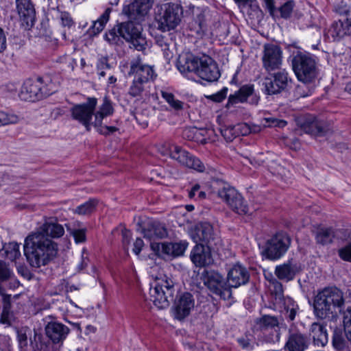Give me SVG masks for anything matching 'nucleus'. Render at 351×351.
I'll list each match as a JSON object with an SVG mask.
<instances>
[{"mask_svg": "<svg viewBox=\"0 0 351 351\" xmlns=\"http://www.w3.org/2000/svg\"><path fill=\"white\" fill-rule=\"evenodd\" d=\"M23 248L27 262L35 269L47 265L58 252L57 243L40 232L29 235L25 240Z\"/></svg>", "mask_w": 351, "mask_h": 351, "instance_id": "f257e3e1", "label": "nucleus"}, {"mask_svg": "<svg viewBox=\"0 0 351 351\" xmlns=\"http://www.w3.org/2000/svg\"><path fill=\"white\" fill-rule=\"evenodd\" d=\"M345 305L343 291L336 287H326L318 291L313 300L316 317L325 319L337 316Z\"/></svg>", "mask_w": 351, "mask_h": 351, "instance_id": "f03ea898", "label": "nucleus"}, {"mask_svg": "<svg viewBox=\"0 0 351 351\" xmlns=\"http://www.w3.org/2000/svg\"><path fill=\"white\" fill-rule=\"evenodd\" d=\"M292 68L298 80L304 83L314 81L319 73L316 58L306 51H298L293 56Z\"/></svg>", "mask_w": 351, "mask_h": 351, "instance_id": "7ed1b4c3", "label": "nucleus"}, {"mask_svg": "<svg viewBox=\"0 0 351 351\" xmlns=\"http://www.w3.org/2000/svg\"><path fill=\"white\" fill-rule=\"evenodd\" d=\"M175 292L173 280L166 275L157 276L150 285V299L160 309L169 306L170 302L173 300Z\"/></svg>", "mask_w": 351, "mask_h": 351, "instance_id": "20e7f679", "label": "nucleus"}, {"mask_svg": "<svg viewBox=\"0 0 351 351\" xmlns=\"http://www.w3.org/2000/svg\"><path fill=\"white\" fill-rule=\"evenodd\" d=\"M182 7L178 2H170L161 5L156 14L157 28L162 32L175 29L181 21Z\"/></svg>", "mask_w": 351, "mask_h": 351, "instance_id": "39448f33", "label": "nucleus"}, {"mask_svg": "<svg viewBox=\"0 0 351 351\" xmlns=\"http://www.w3.org/2000/svg\"><path fill=\"white\" fill-rule=\"evenodd\" d=\"M201 278L209 292L224 300L232 298V289L227 280L219 272L205 269Z\"/></svg>", "mask_w": 351, "mask_h": 351, "instance_id": "423d86ee", "label": "nucleus"}, {"mask_svg": "<svg viewBox=\"0 0 351 351\" xmlns=\"http://www.w3.org/2000/svg\"><path fill=\"white\" fill-rule=\"evenodd\" d=\"M47 82L49 80H45L41 77L26 80L21 87L19 97L22 100L33 102L50 95L53 92L49 88Z\"/></svg>", "mask_w": 351, "mask_h": 351, "instance_id": "0eeeda50", "label": "nucleus"}, {"mask_svg": "<svg viewBox=\"0 0 351 351\" xmlns=\"http://www.w3.org/2000/svg\"><path fill=\"white\" fill-rule=\"evenodd\" d=\"M269 281L271 285V293L274 295V303L280 306H283L282 313L286 319L289 322L293 321L299 309L298 305L292 298L284 296L283 287L278 279L271 276Z\"/></svg>", "mask_w": 351, "mask_h": 351, "instance_id": "6e6552de", "label": "nucleus"}, {"mask_svg": "<svg viewBox=\"0 0 351 351\" xmlns=\"http://www.w3.org/2000/svg\"><path fill=\"white\" fill-rule=\"evenodd\" d=\"M132 21L118 24L119 34L126 41L131 43L136 50L143 51L145 49L147 42L142 34V26Z\"/></svg>", "mask_w": 351, "mask_h": 351, "instance_id": "1a4fd4ad", "label": "nucleus"}, {"mask_svg": "<svg viewBox=\"0 0 351 351\" xmlns=\"http://www.w3.org/2000/svg\"><path fill=\"white\" fill-rule=\"evenodd\" d=\"M291 245V238L287 233L278 232L269 239L265 245V254L270 260H278L287 252Z\"/></svg>", "mask_w": 351, "mask_h": 351, "instance_id": "9d476101", "label": "nucleus"}, {"mask_svg": "<svg viewBox=\"0 0 351 351\" xmlns=\"http://www.w3.org/2000/svg\"><path fill=\"white\" fill-rule=\"evenodd\" d=\"M217 195L236 213H248L249 208L246 201L234 188L230 186H223L218 191Z\"/></svg>", "mask_w": 351, "mask_h": 351, "instance_id": "9b49d317", "label": "nucleus"}, {"mask_svg": "<svg viewBox=\"0 0 351 351\" xmlns=\"http://www.w3.org/2000/svg\"><path fill=\"white\" fill-rule=\"evenodd\" d=\"M97 104V99L96 98L88 97L86 102L76 104L71 109L73 119L81 123L87 131H89L91 125H93V122L91 120Z\"/></svg>", "mask_w": 351, "mask_h": 351, "instance_id": "f8f14e48", "label": "nucleus"}, {"mask_svg": "<svg viewBox=\"0 0 351 351\" xmlns=\"http://www.w3.org/2000/svg\"><path fill=\"white\" fill-rule=\"evenodd\" d=\"M291 78L289 73L285 70H280L265 77L263 82L265 93L267 95L279 94L285 91L291 86Z\"/></svg>", "mask_w": 351, "mask_h": 351, "instance_id": "ddd939ff", "label": "nucleus"}, {"mask_svg": "<svg viewBox=\"0 0 351 351\" xmlns=\"http://www.w3.org/2000/svg\"><path fill=\"white\" fill-rule=\"evenodd\" d=\"M193 239L195 243H204L206 246L213 250H218V247L221 244V239L218 232L215 230L213 226L207 222L202 223L196 228Z\"/></svg>", "mask_w": 351, "mask_h": 351, "instance_id": "4468645a", "label": "nucleus"}, {"mask_svg": "<svg viewBox=\"0 0 351 351\" xmlns=\"http://www.w3.org/2000/svg\"><path fill=\"white\" fill-rule=\"evenodd\" d=\"M256 324L263 333V341L271 343L280 341V321L277 317L265 315L260 317Z\"/></svg>", "mask_w": 351, "mask_h": 351, "instance_id": "2eb2a0df", "label": "nucleus"}, {"mask_svg": "<svg viewBox=\"0 0 351 351\" xmlns=\"http://www.w3.org/2000/svg\"><path fill=\"white\" fill-rule=\"evenodd\" d=\"M263 67L267 72L280 69L282 64V51L274 44H265L263 46L262 56Z\"/></svg>", "mask_w": 351, "mask_h": 351, "instance_id": "dca6fc26", "label": "nucleus"}, {"mask_svg": "<svg viewBox=\"0 0 351 351\" xmlns=\"http://www.w3.org/2000/svg\"><path fill=\"white\" fill-rule=\"evenodd\" d=\"M260 97L255 93L253 84H245L239 88L233 94L230 95L226 107L230 108L238 104L248 102L252 105H257Z\"/></svg>", "mask_w": 351, "mask_h": 351, "instance_id": "f3484780", "label": "nucleus"}, {"mask_svg": "<svg viewBox=\"0 0 351 351\" xmlns=\"http://www.w3.org/2000/svg\"><path fill=\"white\" fill-rule=\"evenodd\" d=\"M197 69V76L209 82L217 81L220 77L217 62L208 56L203 55L199 57Z\"/></svg>", "mask_w": 351, "mask_h": 351, "instance_id": "a211bd4d", "label": "nucleus"}, {"mask_svg": "<svg viewBox=\"0 0 351 351\" xmlns=\"http://www.w3.org/2000/svg\"><path fill=\"white\" fill-rule=\"evenodd\" d=\"M170 156L183 166L193 169L199 172H203L205 170L204 164L199 158L182 149L180 146L173 145L171 147Z\"/></svg>", "mask_w": 351, "mask_h": 351, "instance_id": "6ab92c4d", "label": "nucleus"}, {"mask_svg": "<svg viewBox=\"0 0 351 351\" xmlns=\"http://www.w3.org/2000/svg\"><path fill=\"white\" fill-rule=\"evenodd\" d=\"M16 11L21 25L25 29H30L36 20V10L31 0H16Z\"/></svg>", "mask_w": 351, "mask_h": 351, "instance_id": "aec40b11", "label": "nucleus"}, {"mask_svg": "<svg viewBox=\"0 0 351 351\" xmlns=\"http://www.w3.org/2000/svg\"><path fill=\"white\" fill-rule=\"evenodd\" d=\"M153 4L154 0H133L123 7L122 12L130 20L140 21L147 14Z\"/></svg>", "mask_w": 351, "mask_h": 351, "instance_id": "412c9836", "label": "nucleus"}, {"mask_svg": "<svg viewBox=\"0 0 351 351\" xmlns=\"http://www.w3.org/2000/svg\"><path fill=\"white\" fill-rule=\"evenodd\" d=\"M128 74L134 75V79L145 84L153 81L156 76L153 68L143 64L139 57L131 61Z\"/></svg>", "mask_w": 351, "mask_h": 351, "instance_id": "4be33fe9", "label": "nucleus"}, {"mask_svg": "<svg viewBox=\"0 0 351 351\" xmlns=\"http://www.w3.org/2000/svg\"><path fill=\"white\" fill-rule=\"evenodd\" d=\"M195 306L193 296L190 293H184L174 303L173 313L177 319L182 320L189 315Z\"/></svg>", "mask_w": 351, "mask_h": 351, "instance_id": "5701e85b", "label": "nucleus"}, {"mask_svg": "<svg viewBox=\"0 0 351 351\" xmlns=\"http://www.w3.org/2000/svg\"><path fill=\"white\" fill-rule=\"evenodd\" d=\"M308 347L306 335L295 327L291 326L289 329L287 341L284 349L286 351H304Z\"/></svg>", "mask_w": 351, "mask_h": 351, "instance_id": "b1692460", "label": "nucleus"}, {"mask_svg": "<svg viewBox=\"0 0 351 351\" xmlns=\"http://www.w3.org/2000/svg\"><path fill=\"white\" fill-rule=\"evenodd\" d=\"M226 278L231 289L237 288L248 282L250 274L245 267L237 263L230 269Z\"/></svg>", "mask_w": 351, "mask_h": 351, "instance_id": "393cba45", "label": "nucleus"}, {"mask_svg": "<svg viewBox=\"0 0 351 351\" xmlns=\"http://www.w3.org/2000/svg\"><path fill=\"white\" fill-rule=\"evenodd\" d=\"M210 247L202 243L196 244L190 254V258L196 267H205L213 261Z\"/></svg>", "mask_w": 351, "mask_h": 351, "instance_id": "a878e982", "label": "nucleus"}, {"mask_svg": "<svg viewBox=\"0 0 351 351\" xmlns=\"http://www.w3.org/2000/svg\"><path fill=\"white\" fill-rule=\"evenodd\" d=\"M301 271L300 265L293 258L277 265L274 274L278 280L289 282L292 280L295 275Z\"/></svg>", "mask_w": 351, "mask_h": 351, "instance_id": "bb28decb", "label": "nucleus"}, {"mask_svg": "<svg viewBox=\"0 0 351 351\" xmlns=\"http://www.w3.org/2000/svg\"><path fill=\"white\" fill-rule=\"evenodd\" d=\"M199 57L191 53H182L178 58L176 66L184 75L194 73L197 75Z\"/></svg>", "mask_w": 351, "mask_h": 351, "instance_id": "cd10ccee", "label": "nucleus"}, {"mask_svg": "<svg viewBox=\"0 0 351 351\" xmlns=\"http://www.w3.org/2000/svg\"><path fill=\"white\" fill-rule=\"evenodd\" d=\"M186 241L170 242L152 244V247L157 250L159 254L168 256L177 257L182 256L187 248Z\"/></svg>", "mask_w": 351, "mask_h": 351, "instance_id": "c85d7f7f", "label": "nucleus"}, {"mask_svg": "<svg viewBox=\"0 0 351 351\" xmlns=\"http://www.w3.org/2000/svg\"><path fill=\"white\" fill-rule=\"evenodd\" d=\"M45 330L47 337L53 343H62L70 332L66 326L56 321L48 322Z\"/></svg>", "mask_w": 351, "mask_h": 351, "instance_id": "c756f323", "label": "nucleus"}, {"mask_svg": "<svg viewBox=\"0 0 351 351\" xmlns=\"http://www.w3.org/2000/svg\"><path fill=\"white\" fill-rule=\"evenodd\" d=\"M313 234L317 244L326 245L333 242L336 237V230L332 227L319 226L313 230Z\"/></svg>", "mask_w": 351, "mask_h": 351, "instance_id": "7c9ffc66", "label": "nucleus"}, {"mask_svg": "<svg viewBox=\"0 0 351 351\" xmlns=\"http://www.w3.org/2000/svg\"><path fill=\"white\" fill-rule=\"evenodd\" d=\"M305 133L314 136H324L326 131L325 123L313 117L306 118L301 124Z\"/></svg>", "mask_w": 351, "mask_h": 351, "instance_id": "2f4dec72", "label": "nucleus"}, {"mask_svg": "<svg viewBox=\"0 0 351 351\" xmlns=\"http://www.w3.org/2000/svg\"><path fill=\"white\" fill-rule=\"evenodd\" d=\"M328 34L333 38H341L351 34V18H343L334 21L328 29Z\"/></svg>", "mask_w": 351, "mask_h": 351, "instance_id": "473e14b6", "label": "nucleus"}, {"mask_svg": "<svg viewBox=\"0 0 351 351\" xmlns=\"http://www.w3.org/2000/svg\"><path fill=\"white\" fill-rule=\"evenodd\" d=\"M310 332L315 345L324 347L328 343V333L324 325L317 322L313 323Z\"/></svg>", "mask_w": 351, "mask_h": 351, "instance_id": "72a5a7b5", "label": "nucleus"}, {"mask_svg": "<svg viewBox=\"0 0 351 351\" xmlns=\"http://www.w3.org/2000/svg\"><path fill=\"white\" fill-rule=\"evenodd\" d=\"M38 232L43 234L47 237L60 238L64 235V229L62 225L51 219L43 224L40 227V230Z\"/></svg>", "mask_w": 351, "mask_h": 351, "instance_id": "f704fd0d", "label": "nucleus"}, {"mask_svg": "<svg viewBox=\"0 0 351 351\" xmlns=\"http://www.w3.org/2000/svg\"><path fill=\"white\" fill-rule=\"evenodd\" d=\"M114 108L111 101L107 98L104 97L103 104L99 106V110L94 113L95 121H93L94 127H100L102 123V120L113 114Z\"/></svg>", "mask_w": 351, "mask_h": 351, "instance_id": "c9c22d12", "label": "nucleus"}, {"mask_svg": "<svg viewBox=\"0 0 351 351\" xmlns=\"http://www.w3.org/2000/svg\"><path fill=\"white\" fill-rule=\"evenodd\" d=\"M111 12L112 8H107L100 17L93 22V25L88 30V34L90 36H95L104 29L105 25L109 21Z\"/></svg>", "mask_w": 351, "mask_h": 351, "instance_id": "e433bc0d", "label": "nucleus"}, {"mask_svg": "<svg viewBox=\"0 0 351 351\" xmlns=\"http://www.w3.org/2000/svg\"><path fill=\"white\" fill-rule=\"evenodd\" d=\"M147 84L134 79L128 88V95L132 98L139 100L147 95Z\"/></svg>", "mask_w": 351, "mask_h": 351, "instance_id": "4c0bfd02", "label": "nucleus"}, {"mask_svg": "<svg viewBox=\"0 0 351 351\" xmlns=\"http://www.w3.org/2000/svg\"><path fill=\"white\" fill-rule=\"evenodd\" d=\"M206 130L197 128H185L183 131L182 136L184 138L189 141L196 142L206 143V138H204Z\"/></svg>", "mask_w": 351, "mask_h": 351, "instance_id": "58836bf2", "label": "nucleus"}, {"mask_svg": "<svg viewBox=\"0 0 351 351\" xmlns=\"http://www.w3.org/2000/svg\"><path fill=\"white\" fill-rule=\"evenodd\" d=\"M97 204L98 200L97 199H90L73 209V213L79 215H89L95 211Z\"/></svg>", "mask_w": 351, "mask_h": 351, "instance_id": "ea45409f", "label": "nucleus"}, {"mask_svg": "<svg viewBox=\"0 0 351 351\" xmlns=\"http://www.w3.org/2000/svg\"><path fill=\"white\" fill-rule=\"evenodd\" d=\"M167 236V229L162 224L158 222L153 223L150 229L145 230V237H148L149 239L154 238L162 239Z\"/></svg>", "mask_w": 351, "mask_h": 351, "instance_id": "a19ab883", "label": "nucleus"}, {"mask_svg": "<svg viewBox=\"0 0 351 351\" xmlns=\"http://www.w3.org/2000/svg\"><path fill=\"white\" fill-rule=\"evenodd\" d=\"M193 29L198 34H204L207 29L206 15L204 12L199 11L197 14L193 23Z\"/></svg>", "mask_w": 351, "mask_h": 351, "instance_id": "79ce46f5", "label": "nucleus"}, {"mask_svg": "<svg viewBox=\"0 0 351 351\" xmlns=\"http://www.w3.org/2000/svg\"><path fill=\"white\" fill-rule=\"evenodd\" d=\"M161 95L169 105L175 110H182L187 106L185 103L176 99L175 96L171 93L162 91Z\"/></svg>", "mask_w": 351, "mask_h": 351, "instance_id": "37998d69", "label": "nucleus"}, {"mask_svg": "<svg viewBox=\"0 0 351 351\" xmlns=\"http://www.w3.org/2000/svg\"><path fill=\"white\" fill-rule=\"evenodd\" d=\"M12 274V271L10 268L9 265L0 260V293H3V282L8 280Z\"/></svg>", "mask_w": 351, "mask_h": 351, "instance_id": "c03bdc74", "label": "nucleus"}, {"mask_svg": "<svg viewBox=\"0 0 351 351\" xmlns=\"http://www.w3.org/2000/svg\"><path fill=\"white\" fill-rule=\"evenodd\" d=\"M121 38V35L119 34L118 25L104 35V39L112 45H120L122 43Z\"/></svg>", "mask_w": 351, "mask_h": 351, "instance_id": "a18cd8bd", "label": "nucleus"}, {"mask_svg": "<svg viewBox=\"0 0 351 351\" xmlns=\"http://www.w3.org/2000/svg\"><path fill=\"white\" fill-rule=\"evenodd\" d=\"M5 254L8 259L14 261L21 256L19 245L16 242L9 243L5 247Z\"/></svg>", "mask_w": 351, "mask_h": 351, "instance_id": "49530a36", "label": "nucleus"}, {"mask_svg": "<svg viewBox=\"0 0 351 351\" xmlns=\"http://www.w3.org/2000/svg\"><path fill=\"white\" fill-rule=\"evenodd\" d=\"M237 341L242 349L246 351H252L254 349L255 345L258 346V343L255 342L254 339L250 335L239 337Z\"/></svg>", "mask_w": 351, "mask_h": 351, "instance_id": "de8ad7c7", "label": "nucleus"}, {"mask_svg": "<svg viewBox=\"0 0 351 351\" xmlns=\"http://www.w3.org/2000/svg\"><path fill=\"white\" fill-rule=\"evenodd\" d=\"M343 322L346 337L351 341V306L343 312Z\"/></svg>", "mask_w": 351, "mask_h": 351, "instance_id": "09e8293b", "label": "nucleus"}, {"mask_svg": "<svg viewBox=\"0 0 351 351\" xmlns=\"http://www.w3.org/2000/svg\"><path fill=\"white\" fill-rule=\"evenodd\" d=\"M295 7V2L293 1H287L283 5H282L278 10L280 13V16L285 19H289L293 12Z\"/></svg>", "mask_w": 351, "mask_h": 351, "instance_id": "8fccbe9b", "label": "nucleus"}, {"mask_svg": "<svg viewBox=\"0 0 351 351\" xmlns=\"http://www.w3.org/2000/svg\"><path fill=\"white\" fill-rule=\"evenodd\" d=\"M334 10L343 18H351V8L346 3L341 1L335 6Z\"/></svg>", "mask_w": 351, "mask_h": 351, "instance_id": "3c124183", "label": "nucleus"}, {"mask_svg": "<svg viewBox=\"0 0 351 351\" xmlns=\"http://www.w3.org/2000/svg\"><path fill=\"white\" fill-rule=\"evenodd\" d=\"M332 344L333 346L337 350L343 349L345 346V341L341 330H335L332 336Z\"/></svg>", "mask_w": 351, "mask_h": 351, "instance_id": "603ef678", "label": "nucleus"}, {"mask_svg": "<svg viewBox=\"0 0 351 351\" xmlns=\"http://www.w3.org/2000/svg\"><path fill=\"white\" fill-rule=\"evenodd\" d=\"M18 120L17 116L0 111V126L16 123L18 122Z\"/></svg>", "mask_w": 351, "mask_h": 351, "instance_id": "864d4df0", "label": "nucleus"}, {"mask_svg": "<svg viewBox=\"0 0 351 351\" xmlns=\"http://www.w3.org/2000/svg\"><path fill=\"white\" fill-rule=\"evenodd\" d=\"M189 197L191 199L195 198L201 200L206 198V193L200 191V186L198 184H195L189 192Z\"/></svg>", "mask_w": 351, "mask_h": 351, "instance_id": "5fc2aeb1", "label": "nucleus"}, {"mask_svg": "<svg viewBox=\"0 0 351 351\" xmlns=\"http://www.w3.org/2000/svg\"><path fill=\"white\" fill-rule=\"evenodd\" d=\"M338 254L343 261L351 263V242L340 248Z\"/></svg>", "mask_w": 351, "mask_h": 351, "instance_id": "6e6d98bb", "label": "nucleus"}, {"mask_svg": "<svg viewBox=\"0 0 351 351\" xmlns=\"http://www.w3.org/2000/svg\"><path fill=\"white\" fill-rule=\"evenodd\" d=\"M86 228H82V229H75L73 230L71 232V234L73 235L75 243H84L86 239Z\"/></svg>", "mask_w": 351, "mask_h": 351, "instance_id": "4d7b16f0", "label": "nucleus"}, {"mask_svg": "<svg viewBox=\"0 0 351 351\" xmlns=\"http://www.w3.org/2000/svg\"><path fill=\"white\" fill-rule=\"evenodd\" d=\"M227 93L228 88L224 87L217 93L207 96V98L215 102H221L226 97Z\"/></svg>", "mask_w": 351, "mask_h": 351, "instance_id": "13d9d810", "label": "nucleus"}, {"mask_svg": "<svg viewBox=\"0 0 351 351\" xmlns=\"http://www.w3.org/2000/svg\"><path fill=\"white\" fill-rule=\"evenodd\" d=\"M0 295L2 296L3 308L2 315L3 316L5 314L8 313L9 310L11 308V295L5 293V289L3 287V293H0Z\"/></svg>", "mask_w": 351, "mask_h": 351, "instance_id": "bf43d9fd", "label": "nucleus"}, {"mask_svg": "<svg viewBox=\"0 0 351 351\" xmlns=\"http://www.w3.org/2000/svg\"><path fill=\"white\" fill-rule=\"evenodd\" d=\"M221 133L227 141H232L237 136L235 132V127L233 126H230L222 129L221 130Z\"/></svg>", "mask_w": 351, "mask_h": 351, "instance_id": "052dcab7", "label": "nucleus"}, {"mask_svg": "<svg viewBox=\"0 0 351 351\" xmlns=\"http://www.w3.org/2000/svg\"><path fill=\"white\" fill-rule=\"evenodd\" d=\"M265 120L268 127L283 128L287 125V121L274 117L265 118Z\"/></svg>", "mask_w": 351, "mask_h": 351, "instance_id": "680f3d73", "label": "nucleus"}, {"mask_svg": "<svg viewBox=\"0 0 351 351\" xmlns=\"http://www.w3.org/2000/svg\"><path fill=\"white\" fill-rule=\"evenodd\" d=\"M60 17L62 25L64 27H67L69 28L74 24V22L69 12H62L60 13Z\"/></svg>", "mask_w": 351, "mask_h": 351, "instance_id": "e2e57ef3", "label": "nucleus"}, {"mask_svg": "<svg viewBox=\"0 0 351 351\" xmlns=\"http://www.w3.org/2000/svg\"><path fill=\"white\" fill-rule=\"evenodd\" d=\"M97 129V131L103 134V135H110L111 134H113L116 131L118 130V128L114 126H102V123L101 124L100 127H95Z\"/></svg>", "mask_w": 351, "mask_h": 351, "instance_id": "0e129e2a", "label": "nucleus"}, {"mask_svg": "<svg viewBox=\"0 0 351 351\" xmlns=\"http://www.w3.org/2000/svg\"><path fill=\"white\" fill-rule=\"evenodd\" d=\"M18 341L21 351H26L27 348V337L25 333H18Z\"/></svg>", "mask_w": 351, "mask_h": 351, "instance_id": "69168bd1", "label": "nucleus"}, {"mask_svg": "<svg viewBox=\"0 0 351 351\" xmlns=\"http://www.w3.org/2000/svg\"><path fill=\"white\" fill-rule=\"evenodd\" d=\"M97 71L100 70H105V69H110V66L108 63V58L106 57H101L97 64Z\"/></svg>", "mask_w": 351, "mask_h": 351, "instance_id": "338daca9", "label": "nucleus"}, {"mask_svg": "<svg viewBox=\"0 0 351 351\" xmlns=\"http://www.w3.org/2000/svg\"><path fill=\"white\" fill-rule=\"evenodd\" d=\"M121 235L123 245L124 246H128L130 243V239L132 237L131 232L127 229H123L121 231Z\"/></svg>", "mask_w": 351, "mask_h": 351, "instance_id": "774afa93", "label": "nucleus"}]
</instances>
